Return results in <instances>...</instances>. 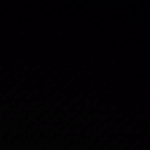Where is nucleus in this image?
I'll return each instance as SVG.
<instances>
[{
  "label": "nucleus",
  "mask_w": 150,
  "mask_h": 150,
  "mask_svg": "<svg viewBox=\"0 0 150 150\" xmlns=\"http://www.w3.org/2000/svg\"><path fill=\"white\" fill-rule=\"evenodd\" d=\"M44 77H45V76H44Z\"/></svg>",
  "instance_id": "f03ea898"
},
{
  "label": "nucleus",
  "mask_w": 150,
  "mask_h": 150,
  "mask_svg": "<svg viewBox=\"0 0 150 150\" xmlns=\"http://www.w3.org/2000/svg\"><path fill=\"white\" fill-rule=\"evenodd\" d=\"M45 29L46 30H47V29L46 28Z\"/></svg>",
  "instance_id": "f257e3e1"
}]
</instances>
